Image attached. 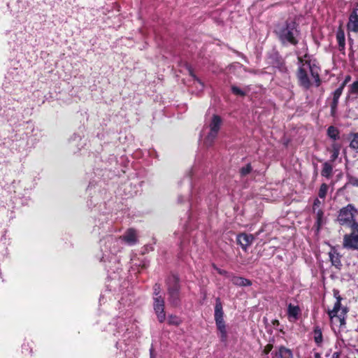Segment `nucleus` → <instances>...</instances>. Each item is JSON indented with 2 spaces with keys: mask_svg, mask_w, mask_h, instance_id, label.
<instances>
[{
  "mask_svg": "<svg viewBox=\"0 0 358 358\" xmlns=\"http://www.w3.org/2000/svg\"><path fill=\"white\" fill-rule=\"evenodd\" d=\"M297 76L300 85L306 89L314 83L316 86L320 85L318 67L315 64H312L306 56L304 59L299 57Z\"/></svg>",
  "mask_w": 358,
  "mask_h": 358,
  "instance_id": "f257e3e1",
  "label": "nucleus"
},
{
  "mask_svg": "<svg viewBox=\"0 0 358 358\" xmlns=\"http://www.w3.org/2000/svg\"><path fill=\"white\" fill-rule=\"evenodd\" d=\"M297 76L300 85L306 89L314 83L316 86L320 85L318 67L315 64H312L306 56L304 59L299 57Z\"/></svg>",
  "mask_w": 358,
  "mask_h": 358,
  "instance_id": "f03ea898",
  "label": "nucleus"
},
{
  "mask_svg": "<svg viewBox=\"0 0 358 358\" xmlns=\"http://www.w3.org/2000/svg\"><path fill=\"white\" fill-rule=\"evenodd\" d=\"M280 40L283 43L296 45L298 43L299 30L293 20L279 24L275 30Z\"/></svg>",
  "mask_w": 358,
  "mask_h": 358,
  "instance_id": "7ed1b4c3",
  "label": "nucleus"
},
{
  "mask_svg": "<svg viewBox=\"0 0 358 358\" xmlns=\"http://www.w3.org/2000/svg\"><path fill=\"white\" fill-rule=\"evenodd\" d=\"M338 294V292L334 294L336 302L334 308L328 310V315L333 324H339L340 326H342L345 323V316L348 310L345 306L342 304L343 299Z\"/></svg>",
  "mask_w": 358,
  "mask_h": 358,
  "instance_id": "20e7f679",
  "label": "nucleus"
},
{
  "mask_svg": "<svg viewBox=\"0 0 358 358\" xmlns=\"http://www.w3.org/2000/svg\"><path fill=\"white\" fill-rule=\"evenodd\" d=\"M223 310H222V305L220 300V299H216V303L215 306V320L216 322V325L217 329L220 333V336L222 341H225L227 340V331L225 327V324L223 318Z\"/></svg>",
  "mask_w": 358,
  "mask_h": 358,
  "instance_id": "39448f33",
  "label": "nucleus"
},
{
  "mask_svg": "<svg viewBox=\"0 0 358 358\" xmlns=\"http://www.w3.org/2000/svg\"><path fill=\"white\" fill-rule=\"evenodd\" d=\"M355 213H358V210L352 204H348L345 207L342 208L338 216V221L342 225H350L355 222Z\"/></svg>",
  "mask_w": 358,
  "mask_h": 358,
  "instance_id": "423d86ee",
  "label": "nucleus"
},
{
  "mask_svg": "<svg viewBox=\"0 0 358 358\" xmlns=\"http://www.w3.org/2000/svg\"><path fill=\"white\" fill-rule=\"evenodd\" d=\"M343 245L348 250H358V223L352 224V232L344 236Z\"/></svg>",
  "mask_w": 358,
  "mask_h": 358,
  "instance_id": "0eeeda50",
  "label": "nucleus"
},
{
  "mask_svg": "<svg viewBox=\"0 0 358 358\" xmlns=\"http://www.w3.org/2000/svg\"><path fill=\"white\" fill-rule=\"evenodd\" d=\"M222 124V120L221 118L217 115H213L211 122L209 124L210 131L207 136V137L205 139V144L207 146H210L215 138L217 137V135L218 134V131L220 130V126Z\"/></svg>",
  "mask_w": 358,
  "mask_h": 358,
  "instance_id": "6e6552de",
  "label": "nucleus"
},
{
  "mask_svg": "<svg viewBox=\"0 0 358 358\" xmlns=\"http://www.w3.org/2000/svg\"><path fill=\"white\" fill-rule=\"evenodd\" d=\"M159 292H156L154 296V310L159 322H163L166 320L164 312V299L159 296Z\"/></svg>",
  "mask_w": 358,
  "mask_h": 358,
  "instance_id": "1a4fd4ad",
  "label": "nucleus"
},
{
  "mask_svg": "<svg viewBox=\"0 0 358 358\" xmlns=\"http://www.w3.org/2000/svg\"><path fill=\"white\" fill-rule=\"evenodd\" d=\"M122 245V240L119 238L108 236L104 240L105 249L108 250L113 254L119 252Z\"/></svg>",
  "mask_w": 358,
  "mask_h": 358,
  "instance_id": "9d476101",
  "label": "nucleus"
},
{
  "mask_svg": "<svg viewBox=\"0 0 358 358\" xmlns=\"http://www.w3.org/2000/svg\"><path fill=\"white\" fill-rule=\"evenodd\" d=\"M321 199H315L313 202V210L314 213L316 214L317 217V224L318 227H320L321 225L324 223L323 216L324 213L322 209L321 208V206L324 204V201H321Z\"/></svg>",
  "mask_w": 358,
  "mask_h": 358,
  "instance_id": "9b49d317",
  "label": "nucleus"
},
{
  "mask_svg": "<svg viewBox=\"0 0 358 358\" xmlns=\"http://www.w3.org/2000/svg\"><path fill=\"white\" fill-rule=\"evenodd\" d=\"M119 238L122 240V244L133 245L137 243V233L134 229H129Z\"/></svg>",
  "mask_w": 358,
  "mask_h": 358,
  "instance_id": "f8f14e48",
  "label": "nucleus"
},
{
  "mask_svg": "<svg viewBox=\"0 0 358 358\" xmlns=\"http://www.w3.org/2000/svg\"><path fill=\"white\" fill-rule=\"evenodd\" d=\"M348 29L353 32H358V8L354 9L351 13L348 23Z\"/></svg>",
  "mask_w": 358,
  "mask_h": 358,
  "instance_id": "ddd939ff",
  "label": "nucleus"
},
{
  "mask_svg": "<svg viewBox=\"0 0 358 358\" xmlns=\"http://www.w3.org/2000/svg\"><path fill=\"white\" fill-rule=\"evenodd\" d=\"M301 310L298 306L292 305L289 303L287 308V315L289 321L291 322H296L300 315Z\"/></svg>",
  "mask_w": 358,
  "mask_h": 358,
  "instance_id": "4468645a",
  "label": "nucleus"
},
{
  "mask_svg": "<svg viewBox=\"0 0 358 358\" xmlns=\"http://www.w3.org/2000/svg\"><path fill=\"white\" fill-rule=\"evenodd\" d=\"M253 240L254 236L252 235L246 234H240L237 238L238 243L244 250H246V248L252 243Z\"/></svg>",
  "mask_w": 358,
  "mask_h": 358,
  "instance_id": "2eb2a0df",
  "label": "nucleus"
},
{
  "mask_svg": "<svg viewBox=\"0 0 358 358\" xmlns=\"http://www.w3.org/2000/svg\"><path fill=\"white\" fill-rule=\"evenodd\" d=\"M329 256L330 261L331 262L332 266H335V268L338 269H341L342 266L341 263V256L336 252V250L333 248L329 252Z\"/></svg>",
  "mask_w": 358,
  "mask_h": 358,
  "instance_id": "dca6fc26",
  "label": "nucleus"
},
{
  "mask_svg": "<svg viewBox=\"0 0 358 358\" xmlns=\"http://www.w3.org/2000/svg\"><path fill=\"white\" fill-rule=\"evenodd\" d=\"M166 284L168 286V291H177L180 288L179 286L178 278L175 275H173L168 278Z\"/></svg>",
  "mask_w": 358,
  "mask_h": 358,
  "instance_id": "f3484780",
  "label": "nucleus"
},
{
  "mask_svg": "<svg viewBox=\"0 0 358 358\" xmlns=\"http://www.w3.org/2000/svg\"><path fill=\"white\" fill-rule=\"evenodd\" d=\"M276 355L280 358H294L292 351L284 346H280L279 348L278 351L276 352Z\"/></svg>",
  "mask_w": 358,
  "mask_h": 358,
  "instance_id": "a211bd4d",
  "label": "nucleus"
},
{
  "mask_svg": "<svg viewBox=\"0 0 358 358\" xmlns=\"http://www.w3.org/2000/svg\"><path fill=\"white\" fill-rule=\"evenodd\" d=\"M231 282L233 284L238 286H247L251 284L250 280L236 276L232 278Z\"/></svg>",
  "mask_w": 358,
  "mask_h": 358,
  "instance_id": "6ab92c4d",
  "label": "nucleus"
},
{
  "mask_svg": "<svg viewBox=\"0 0 358 358\" xmlns=\"http://www.w3.org/2000/svg\"><path fill=\"white\" fill-rule=\"evenodd\" d=\"M231 91L236 95H238V96H244L249 92V87H245L243 89H241V88H239V87H238L236 86H232L231 87Z\"/></svg>",
  "mask_w": 358,
  "mask_h": 358,
  "instance_id": "aec40b11",
  "label": "nucleus"
},
{
  "mask_svg": "<svg viewBox=\"0 0 358 358\" xmlns=\"http://www.w3.org/2000/svg\"><path fill=\"white\" fill-rule=\"evenodd\" d=\"M340 148H341V146L336 143H334L332 145V148H331V159L332 161H334L336 160L338 155H339V152H340Z\"/></svg>",
  "mask_w": 358,
  "mask_h": 358,
  "instance_id": "412c9836",
  "label": "nucleus"
},
{
  "mask_svg": "<svg viewBox=\"0 0 358 358\" xmlns=\"http://www.w3.org/2000/svg\"><path fill=\"white\" fill-rule=\"evenodd\" d=\"M329 187L327 184L323 183L319 189L318 196L320 199H324L326 197Z\"/></svg>",
  "mask_w": 358,
  "mask_h": 358,
  "instance_id": "4be33fe9",
  "label": "nucleus"
},
{
  "mask_svg": "<svg viewBox=\"0 0 358 358\" xmlns=\"http://www.w3.org/2000/svg\"><path fill=\"white\" fill-rule=\"evenodd\" d=\"M332 171V167L331 165L328 164H324L322 171V176L324 177H329Z\"/></svg>",
  "mask_w": 358,
  "mask_h": 358,
  "instance_id": "5701e85b",
  "label": "nucleus"
},
{
  "mask_svg": "<svg viewBox=\"0 0 358 358\" xmlns=\"http://www.w3.org/2000/svg\"><path fill=\"white\" fill-rule=\"evenodd\" d=\"M345 85V83H343V84L341 85V86L340 87H338L334 93V99H335V102H338V99L341 96V95L342 94V92H343V88Z\"/></svg>",
  "mask_w": 358,
  "mask_h": 358,
  "instance_id": "b1692460",
  "label": "nucleus"
},
{
  "mask_svg": "<svg viewBox=\"0 0 358 358\" xmlns=\"http://www.w3.org/2000/svg\"><path fill=\"white\" fill-rule=\"evenodd\" d=\"M350 146L358 152V133L353 135Z\"/></svg>",
  "mask_w": 358,
  "mask_h": 358,
  "instance_id": "393cba45",
  "label": "nucleus"
},
{
  "mask_svg": "<svg viewBox=\"0 0 358 358\" xmlns=\"http://www.w3.org/2000/svg\"><path fill=\"white\" fill-rule=\"evenodd\" d=\"M168 322L169 324L178 325L180 323V320L178 317L171 315L168 317Z\"/></svg>",
  "mask_w": 358,
  "mask_h": 358,
  "instance_id": "a878e982",
  "label": "nucleus"
},
{
  "mask_svg": "<svg viewBox=\"0 0 358 358\" xmlns=\"http://www.w3.org/2000/svg\"><path fill=\"white\" fill-rule=\"evenodd\" d=\"M327 133L329 136L333 139H336L338 135V130L334 127H329Z\"/></svg>",
  "mask_w": 358,
  "mask_h": 358,
  "instance_id": "bb28decb",
  "label": "nucleus"
},
{
  "mask_svg": "<svg viewBox=\"0 0 358 358\" xmlns=\"http://www.w3.org/2000/svg\"><path fill=\"white\" fill-rule=\"evenodd\" d=\"M314 339L317 345H320L322 341V335L320 329H315L314 332Z\"/></svg>",
  "mask_w": 358,
  "mask_h": 358,
  "instance_id": "cd10ccee",
  "label": "nucleus"
},
{
  "mask_svg": "<svg viewBox=\"0 0 358 358\" xmlns=\"http://www.w3.org/2000/svg\"><path fill=\"white\" fill-rule=\"evenodd\" d=\"M337 39H338V43L341 46H343L345 45V37H344L343 32H342V31L338 32Z\"/></svg>",
  "mask_w": 358,
  "mask_h": 358,
  "instance_id": "c85d7f7f",
  "label": "nucleus"
},
{
  "mask_svg": "<svg viewBox=\"0 0 358 358\" xmlns=\"http://www.w3.org/2000/svg\"><path fill=\"white\" fill-rule=\"evenodd\" d=\"M350 92L352 94H358V80L350 86Z\"/></svg>",
  "mask_w": 358,
  "mask_h": 358,
  "instance_id": "c756f323",
  "label": "nucleus"
},
{
  "mask_svg": "<svg viewBox=\"0 0 358 358\" xmlns=\"http://www.w3.org/2000/svg\"><path fill=\"white\" fill-rule=\"evenodd\" d=\"M251 171V166L250 164H248L246 166L243 167L241 169V173L242 176H246Z\"/></svg>",
  "mask_w": 358,
  "mask_h": 358,
  "instance_id": "7c9ffc66",
  "label": "nucleus"
},
{
  "mask_svg": "<svg viewBox=\"0 0 358 358\" xmlns=\"http://www.w3.org/2000/svg\"><path fill=\"white\" fill-rule=\"evenodd\" d=\"M349 183L353 186L358 187V178L355 177H350L349 178Z\"/></svg>",
  "mask_w": 358,
  "mask_h": 358,
  "instance_id": "2f4dec72",
  "label": "nucleus"
},
{
  "mask_svg": "<svg viewBox=\"0 0 358 358\" xmlns=\"http://www.w3.org/2000/svg\"><path fill=\"white\" fill-rule=\"evenodd\" d=\"M273 349V345L272 344H267L265 347H264V349L263 350V352L265 354V355H267L268 354L271 350Z\"/></svg>",
  "mask_w": 358,
  "mask_h": 358,
  "instance_id": "473e14b6",
  "label": "nucleus"
},
{
  "mask_svg": "<svg viewBox=\"0 0 358 358\" xmlns=\"http://www.w3.org/2000/svg\"><path fill=\"white\" fill-rule=\"evenodd\" d=\"M213 268L220 275H226L227 273L226 271L222 270V269L217 268V266H215V265H213Z\"/></svg>",
  "mask_w": 358,
  "mask_h": 358,
  "instance_id": "72a5a7b5",
  "label": "nucleus"
},
{
  "mask_svg": "<svg viewBox=\"0 0 358 358\" xmlns=\"http://www.w3.org/2000/svg\"><path fill=\"white\" fill-rule=\"evenodd\" d=\"M338 102H335V99H333V102L331 103V112L334 113L336 110Z\"/></svg>",
  "mask_w": 358,
  "mask_h": 358,
  "instance_id": "f704fd0d",
  "label": "nucleus"
},
{
  "mask_svg": "<svg viewBox=\"0 0 358 358\" xmlns=\"http://www.w3.org/2000/svg\"><path fill=\"white\" fill-rule=\"evenodd\" d=\"M341 353L339 352H335L333 353L331 358H339Z\"/></svg>",
  "mask_w": 358,
  "mask_h": 358,
  "instance_id": "c9c22d12",
  "label": "nucleus"
},
{
  "mask_svg": "<svg viewBox=\"0 0 358 358\" xmlns=\"http://www.w3.org/2000/svg\"><path fill=\"white\" fill-rule=\"evenodd\" d=\"M197 83L199 84L201 86H203V84L199 80H196Z\"/></svg>",
  "mask_w": 358,
  "mask_h": 358,
  "instance_id": "e433bc0d",
  "label": "nucleus"
},
{
  "mask_svg": "<svg viewBox=\"0 0 358 358\" xmlns=\"http://www.w3.org/2000/svg\"><path fill=\"white\" fill-rule=\"evenodd\" d=\"M349 79H350V77H348L343 83H345V84H346Z\"/></svg>",
  "mask_w": 358,
  "mask_h": 358,
  "instance_id": "4c0bfd02",
  "label": "nucleus"
}]
</instances>
